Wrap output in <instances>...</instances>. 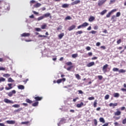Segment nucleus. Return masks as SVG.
Masks as SVG:
<instances>
[{"label":"nucleus","instance_id":"f257e3e1","mask_svg":"<svg viewBox=\"0 0 126 126\" xmlns=\"http://www.w3.org/2000/svg\"><path fill=\"white\" fill-rule=\"evenodd\" d=\"M88 25H89V24H88V23L85 22L82 25L79 26L77 27V29H80V28H82V27H86L87 26H88Z\"/></svg>","mask_w":126,"mask_h":126},{"label":"nucleus","instance_id":"f03ea898","mask_svg":"<svg viewBox=\"0 0 126 126\" xmlns=\"http://www.w3.org/2000/svg\"><path fill=\"white\" fill-rule=\"evenodd\" d=\"M16 93V91L14 90L9 93H7V94L8 96H9V97H12V96H13V94H15Z\"/></svg>","mask_w":126,"mask_h":126},{"label":"nucleus","instance_id":"7ed1b4c3","mask_svg":"<svg viewBox=\"0 0 126 126\" xmlns=\"http://www.w3.org/2000/svg\"><path fill=\"white\" fill-rule=\"evenodd\" d=\"M116 11H117V9H114L112 10L110 12H109L107 15H106V17L107 18H109V17H110V16H111V15L112 14V13L113 12H116Z\"/></svg>","mask_w":126,"mask_h":126},{"label":"nucleus","instance_id":"20e7f679","mask_svg":"<svg viewBox=\"0 0 126 126\" xmlns=\"http://www.w3.org/2000/svg\"><path fill=\"white\" fill-rule=\"evenodd\" d=\"M4 102L7 104H13L14 103L13 101L10 100L7 98H4Z\"/></svg>","mask_w":126,"mask_h":126},{"label":"nucleus","instance_id":"39448f33","mask_svg":"<svg viewBox=\"0 0 126 126\" xmlns=\"http://www.w3.org/2000/svg\"><path fill=\"white\" fill-rule=\"evenodd\" d=\"M107 1V0H99L98 2V6H101V5H103L105 2Z\"/></svg>","mask_w":126,"mask_h":126},{"label":"nucleus","instance_id":"423d86ee","mask_svg":"<svg viewBox=\"0 0 126 126\" xmlns=\"http://www.w3.org/2000/svg\"><path fill=\"white\" fill-rule=\"evenodd\" d=\"M108 66H109L108 64H106L105 65H103L102 67V71H103V72H107V68H108Z\"/></svg>","mask_w":126,"mask_h":126},{"label":"nucleus","instance_id":"0eeeda50","mask_svg":"<svg viewBox=\"0 0 126 126\" xmlns=\"http://www.w3.org/2000/svg\"><path fill=\"white\" fill-rule=\"evenodd\" d=\"M7 85L9 87H6L5 88L6 90H10V89H12V84H8Z\"/></svg>","mask_w":126,"mask_h":126},{"label":"nucleus","instance_id":"6e6552de","mask_svg":"<svg viewBox=\"0 0 126 126\" xmlns=\"http://www.w3.org/2000/svg\"><path fill=\"white\" fill-rule=\"evenodd\" d=\"M117 106H118V103H110L109 104V107H113V109H115V107H117Z\"/></svg>","mask_w":126,"mask_h":126},{"label":"nucleus","instance_id":"1a4fd4ad","mask_svg":"<svg viewBox=\"0 0 126 126\" xmlns=\"http://www.w3.org/2000/svg\"><path fill=\"white\" fill-rule=\"evenodd\" d=\"M94 64H95V63H94V62H92L88 63L87 64V66L88 67H91V66H93V65H94Z\"/></svg>","mask_w":126,"mask_h":126},{"label":"nucleus","instance_id":"9d476101","mask_svg":"<svg viewBox=\"0 0 126 126\" xmlns=\"http://www.w3.org/2000/svg\"><path fill=\"white\" fill-rule=\"evenodd\" d=\"M21 37H29L30 36V33L24 32L21 34Z\"/></svg>","mask_w":126,"mask_h":126},{"label":"nucleus","instance_id":"9b49d317","mask_svg":"<svg viewBox=\"0 0 126 126\" xmlns=\"http://www.w3.org/2000/svg\"><path fill=\"white\" fill-rule=\"evenodd\" d=\"M76 28V26L73 25L68 28V31H71V30H73V29H75Z\"/></svg>","mask_w":126,"mask_h":126},{"label":"nucleus","instance_id":"f8f14e48","mask_svg":"<svg viewBox=\"0 0 126 126\" xmlns=\"http://www.w3.org/2000/svg\"><path fill=\"white\" fill-rule=\"evenodd\" d=\"M78 3H80V0H76L74 2H72L71 3V5H75V4H78Z\"/></svg>","mask_w":126,"mask_h":126},{"label":"nucleus","instance_id":"ddd939ff","mask_svg":"<svg viewBox=\"0 0 126 126\" xmlns=\"http://www.w3.org/2000/svg\"><path fill=\"white\" fill-rule=\"evenodd\" d=\"M6 123H7V124H8V125H14V124H15V121L12 120H8L6 121Z\"/></svg>","mask_w":126,"mask_h":126},{"label":"nucleus","instance_id":"4468645a","mask_svg":"<svg viewBox=\"0 0 126 126\" xmlns=\"http://www.w3.org/2000/svg\"><path fill=\"white\" fill-rule=\"evenodd\" d=\"M44 17H50V18H52V16L51 15V13H47L43 15Z\"/></svg>","mask_w":126,"mask_h":126},{"label":"nucleus","instance_id":"2eb2a0df","mask_svg":"<svg viewBox=\"0 0 126 126\" xmlns=\"http://www.w3.org/2000/svg\"><path fill=\"white\" fill-rule=\"evenodd\" d=\"M35 100H36V101H41V100H42V99H43V97L41 96H35L34 97Z\"/></svg>","mask_w":126,"mask_h":126},{"label":"nucleus","instance_id":"dca6fc26","mask_svg":"<svg viewBox=\"0 0 126 126\" xmlns=\"http://www.w3.org/2000/svg\"><path fill=\"white\" fill-rule=\"evenodd\" d=\"M94 20H95V18L92 16H91L89 19V21L90 22H92L93 21H94Z\"/></svg>","mask_w":126,"mask_h":126},{"label":"nucleus","instance_id":"f3484780","mask_svg":"<svg viewBox=\"0 0 126 126\" xmlns=\"http://www.w3.org/2000/svg\"><path fill=\"white\" fill-rule=\"evenodd\" d=\"M122 112L120 111H117L114 113L115 116H121Z\"/></svg>","mask_w":126,"mask_h":126},{"label":"nucleus","instance_id":"a211bd4d","mask_svg":"<svg viewBox=\"0 0 126 126\" xmlns=\"http://www.w3.org/2000/svg\"><path fill=\"white\" fill-rule=\"evenodd\" d=\"M113 96L115 98H119L120 97V94L119 93H115L113 94Z\"/></svg>","mask_w":126,"mask_h":126},{"label":"nucleus","instance_id":"6ab92c4d","mask_svg":"<svg viewBox=\"0 0 126 126\" xmlns=\"http://www.w3.org/2000/svg\"><path fill=\"white\" fill-rule=\"evenodd\" d=\"M84 105V103H83V102H81L80 104H77L76 105V107L77 108H81V107H82V106H83Z\"/></svg>","mask_w":126,"mask_h":126},{"label":"nucleus","instance_id":"aec40b11","mask_svg":"<svg viewBox=\"0 0 126 126\" xmlns=\"http://www.w3.org/2000/svg\"><path fill=\"white\" fill-rule=\"evenodd\" d=\"M64 36V33L62 32L61 33H60V34H59L58 37L59 39H62L63 38V37Z\"/></svg>","mask_w":126,"mask_h":126},{"label":"nucleus","instance_id":"412c9836","mask_svg":"<svg viewBox=\"0 0 126 126\" xmlns=\"http://www.w3.org/2000/svg\"><path fill=\"white\" fill-rule=\"evenodd\" d=\"M26 102L29 104H32V103H33V101L30 100L29 98H27L26 99Z\"/></svg>","mask_w":126,"mask_h":126},{"label":"nucleus","instance_id":"4be33fe9","mask_svg":"<svg viewBox=\"0 0 126 126\" xmlns=\"http://www.w3.org/2000/svg\"><path fill=\"white\" fill-rule=\"evenodd\" d=\"M68 6H69V5L66 3H64L62 5V7L63 8H66V7H68Z\"/></svg>","mask_w":126,"mask_h":126},{"label":"nucleus","instance_id":"5701e85b","mask_svg":"<svg viewBox=\"0 0 126 126\" xmlns=\"http://www.w3.org/2000/svg\"><path fill=\"white\" fill-rule=\"evenodd\" d=\"M41 4L40 3H37L36 4H35V5H34V7H35L36 8H38V7H40V6H41Z\"/></svg>","mask_w":126,"mask_h":126},{"label":"nucleus","instance_id":"b1692460","mask_svg":"<svg viewBox=\"0 0 126 126\" xmlns=\"http://www.w3.org/2000/svg\"><path fill=\"white\" fill-rule=\"evenodd\" d=\"M107 11H108L107 10L105 9V10H103L102 11H101L100 13V15H104V14H105V13H106Z\"/></svg>","mask_w":126,"mask_h":126},{"label":"nucleus","instance_id":"393cba45","mask_svg":"<svg viewBox=\"0 0 126 126\" xmlns=\"http://www.w3.org/2000/svg\"><path fill=\"white\" fill-rule=\"evenodd\" d=\"M66 122V120L64 118H62L60 121V123H61L62 124H65Z\"/></svg>","mask_w":126,"mask_h":126},{"label":"nucleus","instance_id":"a878e982","mask_svg":"<svg viewBox=\"0 0 126 126\" xmlns=\"http://www.w3.org/2000/svg\"><path fill=\"white\" fill-rule=\"evenodd\" d=\"M38 105H39V102L36 101V102L32 103V106L33 107H37V106H38Z\"/></svg>","mask_w":126,"mask_h":126},{"label":"nucleus","instance_id":"bb28decb","mask_svg":"<svg viewBox=\"0 0 126 126\" xmlns=\"http://www.w3.org/2000/svg\"><path fill=\"white\" fill-rule=\"evenodd\" d=\"M97 102H98V100L95 99L94 102V108H96L97 107Z\"/></svg>","mask_w":126,"mask_h":126},{"label":"nucleus","instance_id":"cd10ccee","mask_svg":"<svg viewBox=\"0 0 126 126\" xmlns=\"http://www.w3.org/2000/svg\"><path fill=\"white\" fill-rule=\"evenodd\" d=\"M99 122H100V123H102L103 124H105V120H104V118H99Z\"/></svg>","mask_w":126,"mask_h":126},{"label":"nucleus","instance_id":"c85d7f7f","mask_svg":"<svg viewBox=\"0 0 126 126\" xmlns=\"http://www.w3.org/2000/svg\"><path fill=\"white\" fill-rule=\"evenodd\" d=\"M5 81V78L3 77H0V83L1 82H4Z\"/></svg>","mask_w":126,"mask_h":126},{"label":"nucleus","instance_id":"c756f323","mask_svg":"<svg viewBox=\"0 0 126 126\" xmlns=\"http://www.w3.org/2000/svg\"><path fill=\"white\" fill-rule=\"evenodd\" d=\"M18 89H21L22 90L24 89L25 87L23 85H19L18 86Z\"/></svg>","mask_w":126,"mask_h":126},{"label":"nucleus","instance_id":"7c9ffc66","mask_svg":"<svg viewBox=\"0 0 126 126\" xmlns=\"http://www.w3.org/2000/svg\"><path fill=\"white\" fill-rule=\"evenodd\" d=\"M126 71V70H124V69H121L119 70V72H120V73H125Z\"/></svg>","mask_w":126,"mask_h":126},{"label":"nucleus","instance_id":"2f4dec72","mask_svg":"<svg viewBox=\"0 0 126 126\" xmlns=\"http://www.w3.org/2000/svg\"><path fill=\"white\" fill-rule=\"evenodd\" d=\"M65 64L66 65L71 66L72 65V63H71V62H67V63H66Z\"/></svg>","mask_w":126,"mask_h":126},{"label":"nucleus","instance_id":"473e14b6","mask_svg":"<svg viewBox=\"0 0 126 126\" xmlns=\"http://www.w3.org/2000/svg\"><path fill=\"white\" fill-rule=\"evenodd\" d=\"M77 57H78V54H74L72 55V58H73V59H75V58H77Z\"/></svg>","mask_w":126,"mask_h":126},{"label":"nucleus","instance_id":"72a5a7b5","mask_svg":"<svg viewBox=\"0 0 126 126\" xmlns=\"http://www.w3.org/2000/svg\"><path fill=\"white\" fill-rule=\"evenodd\" d=\"M13 108H19L20 105L19 104H14L12 105Z\"/></svg>","mask_w":126,"mask_h":126},{"label":"nucleus","instance_id":"f704fd0d","mask_svg":"<svg viewBox=\"0 0 126 126\" xmlns=\"http://www.w3.org/2000/svg\"><path fill=\"white\" fill-rule=\"evenodd\" d=\"M83 33V32H82V31H78V32H76V35L82 34Z\"/></svg>","mask_w":126,"mask_h":126},{"label":"nucleus","instance_id":"c9c22d12","mask_svg":"<svg viewBox=\"0 0 126 126\" xmlns=\"http://www.w3.org/2000/svg\"><path fill=\"white\" fill-rule=\"evenodd\" d=\"M8 82H14V80H13L11 78H9L8 79Z\"/></svg>","mask_w":126,"mask_h":126},{"label":"nucleus","instance_id":"e433bc0d","mask_svg":"<svg viewBox=\"0 0 126 126\" xmlns=\"http://www.w3.org/2000/svg\"><path fill=\"white\" fill-rule=\"evenodd\" d=\"M94 123L95 126H97V125H98V122H97V120L94 119Z\"/></svg>","mask_w":126,"mask_h":126},{"label":"nucleus","instance_id":"4c0bfd02","mask_svg":"<svg viewBox=\"0 0 126 126\" xmlns=\"http://www.w3.org/2000/svg\"><path fill=\"white\" fill-rule=\"evenodd\" d=\"M44 16L39 17L37 18V20H38V21H40V20H42V19H44Z\"/></svg>","mask_w":126,"mask_h":126},{"label":"nucleus","instance_id":"58836bf2","mask_svg":"<svg viewBox=\"0 0 126 126\" xmlns=\"http://www.w3.org/2000/svg\"><path fill=\"white\" fill-rule=\"evenodd\" d=\"M75 77L76 78H77L78 80L80 79V75L78 74H75Z\"/></svg>","mask_w":126,"mask_h":126},{"label":"nucleus","instance_id":"ea45409f","mask_svg":"<svg viewBox=\"0 0 126 126\" xmlns=\"http://www.w3.org/2000/svg\"><path fill=\"white\" fill-rule=\"evenodd\" d=\"M97 77H98L99 80H102V79H103V76H102V75H98V76H97Z\"/></svg>","mask_w":126,"mask_h":126},{"label":"nucleus","instance_id":"a19ab883","mask_svg":"<svg viewBox=\"0 0 126 126\" xmlns=\"http://www.w3.org/2000/svg\"><path fill=\"white\" fill-rule=\"evenodd\" d=\"M3 76L4 77H9L10 76V75L9 74H4Z\"/></svg>","mask_w":126,"mask_h":126},{"label":"nucleus","instance_id":"79ce46f5","mask_svg":"<svg viewBox=\"0 0 126 126\" xmlns=\"http://www.w3.org/2000/svg\"><path fill=\"white\" fill-rule=\"evenodd\" d=\"M122 43V39H119L118 40H117V44H118V45H120V43Z\"/></svg>","mask_w":126,"mask_h":126},{"label":"nucleus","instance_id":"37998d69","mask_svg":"<svg viewBox=\"0 0 126 126\" xmlns=\"http://www.w3.org/2000/svg\"><path fill=\"white\" fill-rule=\"evenodd\" d=\"M109 98H110V95L109 94H106L105 96V100H108V99H109Z\"/></svg>","mask_w":126,"mask_h":126},{"label":"nucleus","instance_id":"c03bdc74","mask_svg":"<svg viewBox=\"0 0 126 126\" xmlns=\"http://www.w3.org/2000/svg\"><path fill=\"white\" fill-rule=\"evenodd\" d=\"M46 27H47V25H43L41 26V29H46Z\"/></svg>","mask_w":126,"mask_h":126},{"label":"nucleus","instance_id":"a18cd8bd","mask_svg":"<svg viewBox=\"0 0 126 126\" xmlns=\"http://www.w3.org/2000/svg\"><path fill=\"white\" fill-rule=\"evenodd\" d=\"M119 16H121V12H118L116 13V17H119Z\"/></svg>","mask_w":126,"mask_h":126},{"label":"nucleus","instance_id":"49530a36","mask_svg":"<svg viewBox=\"0 0 126 126\" xmlns=\"http://www.w3.org/2000/svg\"><path fill=\"white\" fill-rule=\"evenodd\" d=\"M88 100H90V101H91V100H94V99H95V97L92 96V97H90L88 98Z\"/></svg>","mask_w":126,"mask_h":126},{"label":"nucleus","instance_id":"de8ad7c7","mask_svg":"<svg viewBox=\"0 0 126 126\" xmlns=\"http://www.w3.org/2000/svg\"><path fill=\"white\" fill-rule=\"evenodd\" d=\"M28 124H29V122H22V125H28Z\"/></svg>","mask_w":126,"mask_h":126},{"label":"nucleus","instance_id":"09e8293b","mask_svg":"<svg viewBox=\"0 0 126 126\" xmlns=\"http://www.w3.org/2000/svg\"><path fill=\"white\" fill-rule=\"evenodd\" d=\"M119 68H113V71H119Z\"/></svg>","mask_w":126,"mask_h":126},{"label":"nucleus","instance_id":"8fccbe9b","mask_svg":"<svg viewBox=\"0 0 126 126\" xmlns=\"http://www.w3.org/2000/svg\"><path fill=\"white\" fill-rule=\"evenodd\" d=\"M122 123H123V125H126V118L123 120Z\"/></svg>","mask_w":126,"mask_h":126},{"label":"nucleus","instance_id":"3c124183","mask_svg":"<svg viewBox=\"0 0 126 126\" xmlns=\"http://www.w3.org/2000/svg\"><path fill=\"white\" fill-rule=\"evenodd\" d=\"M72 68H73V66L71 65L67 68V70H70V69H71Z\"/></svg>","mask_w":126,"mask_h":126},{"label":"nucleus","instance_id":"603ef678","mask_svg":"<svg viewBox=\"0 0 126 126\" xmlns=\"http://www.w3.org/2000/svg\"><path fill=\"white\" fill-rule=\"evenodd\" d=\"M70 19H71V17H70V16H67L65 18L66 20H70Z\"/></svg>","mask_w":126,"mask_h":126},{"label":"nucleus","instance_id":"864d4df0","mask_svg":"<svg viewBox=\"0 0 126 126\" xmlns=\"http://www.w3.org/2000/svg\"><path fill=\"white\" fill-rule=\"evenodd\" d=\"M116 2V0H111L110 1V4H112V3H114V2Z\"/></svg>","mask_w":126,"mask_h":126},{"label":"nucleus","instance_id":"5fc2aeb1","mask_svg":"<svg viewBox=\"0 0 126 126\" xmlns=\"http://www.w3.org/2000/svg\"><path fill=\"white\" fill-rule=\"evenodd\" d=\"M60 80H61L62 82H64V81H65L66 80L65 78H63V79H60Z\"/></svg>","mask_w":126,"mask_h":126},{"label":"nucleus","instance_id":"6e6d98bb","mask_svg":"<svg viewBox=\"0 0 126 126\" xmlns=\"http://www.w3.org/2000/svg\"><path fill=\"white\" fill-rule=\"evenodd\" d=\"M35 30L36 31H37V32H40V31H41V29L39 28H35Z\"/></svg>","mask_w":126,"mask_h":126},{"label":"nucleus","instance_id":"4d7b16f0","mask_svg":"<svg viewBox=\"0 0 126 126\" xmlns=\"http://www.w3.org/2000/svg\"><path fill=\"white\" fill-rule=\"evenodd\" d=\"M90 33H91L92 34H95V33H97V32L95 31H92Z\"/></svg>","mask_w":126,"mask_h":126},{"label":"nucleus","instance_id":"13d9d810","mask_svg":"<svg viewBox=\"0 0 126 126\" xmlns=\"http://www.w3.org/2000/svg\"><path fill=\"white\" fill-rule=\"evenodd\" d=\"M20 111H22V108H20L18 109L17 110H15V112H20Z\"/></svg>","mask_w":126,"mask_h":126},{"label":"nucleus","instance_id":"bf43d9fd","mask_svg":"<svg viewBox=\"0 0 126 126\" xmlns=\"http://www.w3.org/2000/svg\"><path fill=\"white\" fill-rule=\"evenodd\" d=\"M57 83L59 84V83H62V80L61 79L57 80Z\"/></svg>","mask_w":126,"mask_h":126},{"label":"nucleus","instance_id":"052dcab7","mask_svg":"<svg viewBox=\"0 0 126 126\" xmlns=\"http://www.w3.org/2000/svg\"><path fill=\"white\" fill-rule=\"evenodd\" d=\"M86 49L87 51H90V50H91V47H90V46H88L86 48Z\"/></svg>","mask_w":126,"mask_h":126},{"label":"nucleus","instance_id":"680f3d73","mask_svg":"<svg viewBox=\"0 0 126 126\" xmlns=\"http://www.w3.org/2000/svg\"><path fill=\"white\" fill-rule=\"evenodd\" d=\"M38 37H40V38H42V37H44V38H46L47 37V36L40 34L38 35Z\"/></svg>","mask_w":126,"mask_h":126},{"label":"nucleus","instance_id":"e2e57ef3","mask_svg":"<svg viewBox=\"0 0 126 126\" xmlns=\"http://www.w3.org/2000/svg\"><path fill=\"white\" fill-rule=\"evenodd\" d=\"M78 99H79V98H78V97H77L75 98H73V102H76V100H78Z\"/></svg>","mask_w":126,"mask_h":126},{"label":"nucleus","instance_id":"0e129e2a","mask_svg":"<svg viewBox=\"0 0 126 126\" xmlns=\"http://www.w3.org/2000/svg\"><path fill=\"white\" fill-rule=\"evenodd\" d=\"M0 70L4 71V70H5V68H4L3 67H0Z\"/></svg>","mask_w":126,"mask_h":126},{"label":"nucleus","instance_id":"69168bd1","mask_svg":"<svg viewBox=\"0 0 126 126\" xmlns=\"http://www.w3.org/2000/svg\"><path fill=\"white\" fill-rule=\"evenodd\" d=\"M124 110H126V107L123 106L121 108V111H124Z\"/></svg>","mask_w":126,"mask_h":126},{"label":"nucleus","instance_id":"338daca9","mask_svg":"<svg viewBox=\"0 0 126 126\" xmlns=\"http://www.w3.org/2000/svg\"><path fill=\"white\" fill-rule=\"evenodd\" d=\"M121 91H123V92H126V88H122L121 89Z\"/></svg>","mask_w":126,"mask_h":126},{"label":"nucleus","instance_id":"774afa93","mask_svg":"<svg viewBox=\"0 0 126 126\" xmlns=\"http://www.w3.org/2000/svg\"><path fill=\"white\" fill-rule=\"evenodd\" d=\"M114 125L115 126H119V123H118V122H115V123H114Z\"/></svg>","mask_w":126,"mask_h":126}]
</instances>
